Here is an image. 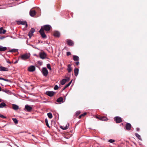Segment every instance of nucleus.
<instances>
[{
    "label": "nucleus",
    "instance_id": "obj_1",
    "mask_svg": "<svg viewBox=\"0 0 147 147\" xmlns=\"http://www.w3.org/2000/svg\"><path fill=\"white\" fill-rule=\"evenodd\" d=\"M30 53H26L20 56V57L22 59L25 60L29 59L30 57Z\"/></svg>",
    "mask_w": 147,
    "mask_h": 147
},
{
    "label": "nucleus",
    "instance_id": "obj_2",
    "mask_svg": "<svg viewBox=\"0 0 147 147\" xmlns=\"http://www.w3.org/2000/svg\"><path fill=\"white\" fill-rule=\"evenodd\" d=\"M41 28H42L43 29V31L44 30L46 31H48L50 30L51 27L49 25H46L42 26Z\"/></svg>",
    "mask_w": 147,
    "mask_h": 147
},
{
    "label": "nucleus",
    "instance_id": "obj_3",
    "mask_svg": "<svg viewBox=\"0 0 147 147\" xmlns=\"http://www.w3.org/2000/svg\"><path fill=\"white\" fill-rule=\"evenodd\" d=\"M39 55L40 58L42 59L46 58V54L44 52H41L39 53Z\"/></svg>",
    "mask_w": 147,
    "mask_h": 147
},
{
    "label": "nucleus",
    "instance_id": "obj_4",
    "mask_svg": "<svg viewBox=\"0 0 147 147\" xmlns=\"http://www.w3.org/2000/svg\"><path fill=\"white\" fill-rule=\"evenodd\" d=\"M39 32L40 33L42 38H46V34L43 31V29L42 28H41L40 30L39 31Z\"/></svg>",
    "mask_w": 147,
    "mask_h": 147
},
{
    "label": "nucleus",
    "instance_id": "obj_5",
    "mask_svg": "<svg viewBox=\"0 0 147 147\" xmlns=\"http://www.w3.org/2000/svg\"><path fill=\"white\" fill-rule=\"evenodd\" d=\"M42 73L43 75L44 76H46L48 75V72L47 69L46 67H43L42 68Z\"/></svg>",
    "mask_w": 147,
    "mask_h": 147
},
{
    "label": "nucleus",
    "instance_id": "obj_6",
    "mask_svg": "<svg viewBox=\"0 0 147 147\" xmlns=\"http://www.w3.org/2000/svg\"><path fill=\"white\" fill-rule=\"evenodd\" d=\"M32 109V107L28 105H26L25 106V110L26 111L29 112L31 111Z\"/></svg>",
    "mask_w": 147,
    "mask_h": 147
},
{
    "label": "nucleus",
    "instance_id": "obj_7",
    "mask_svg": "<svg viewBox=\"0 0 147 147\" xmlns=\"http://www.w3.org/2000/svg\"><path fill=\"white\" fill-rule=\"evenodd\" d=\"M116 123H120L122 122V119L119 117H116L114 118Z\"/></svg>",
    "mask_w": 147,
    "mask_h": 147
},
{
    "label": "nucleus",
    "instance_id": "obj_8",
    "mask_svg": "<svg viewBox=\"0 0 147 147\" xmlns=\"http://www.w3.org/2000/svg\"><path fill=\"white\" fill-rule=\"evenodd\" d=\"M35 31L34 28H32L28 33V36L30 38H31V36L33 35L34 32Z\"/></svg>",
    "mask_w": 147,
    "mask_h": 147
},
{
    "label": "nucleus",
    "instance_id": "obj_9",
    "mask_svg": "<svg viewBox=\"0 0 147 147\" xmlns=\"http://www.w3.org/2000/svg\"><path fill=\"white\" fill-rule=\"evenodd\" d=\"M46 94L47 95L52 97L54 95V92L52 91H48L46 92Z\"/></svg>",
    "mask_w": 147,
    "mask_h": 147
},
{
    "label": "nucleus",
    "instance_id": "obj_10",
    "mask_svg": "<svg viewBox=\"0 0 147 147\" xmlns=\"http://www.w3.org/2000/svg\"><path fill=\"white\" fill-rule=\"evenodd\" d=\"M35 70V67L34 66L31 65L30 66L28 69V70L30 72H32Z\"/></svg>",
    "mask_w": 147,
    "mask_h": 147
},
{
    "label": "nucleus",
    "instance_id": "obj_11",
    "mask_svg": "<svg viewBox=\"0 0 147 147\" xmlns=\"http://www.w3.org/2000/svg\"><path fill=\"white\" fill-rule=\"evenodd\" d=\"M8 70L7 68L1 66L0 64V71H7Z\"/></svg>",
    "mask_w": 147,
    "mask_h": 147
},
{
    "label": "nucleus",
    "instance_id": "obj_12",
    "mask_svg": "<svg viewBox=\"0 0 147 147\" xmlns=\"http://www.w3.org/2000/svg\"><path fill=\"white\" fill-rule=\"evenodd\" d=\"M66 41H67V44L68 45L71 46L74 45V42L72 40L68 39L66 40Z\"/></svg>",
    "mask_w": 147,
    "mask_h": 147
},
{
    "label": "nucleus",
    "instance_id": "obj_13",
    "mask_svg": "<svg viewBox=\"0 0 147 147\" xmlns=\"http://www.w3.org/2000/svg\"><path fill=\"white\" fill-rule=\"evenodd\" d=\"M36 13L35 10H31L30 11V15L32 17H34Z\"/></svg>",
    "mask_w": 147,
    "mask_h": 147
},
{
    "label": "nucleus",
    "instance_id": "obj_14",
    "mask_svg": "<svg viewBox=\"0 0 147 147\" xmlns=\"http://www.w3.org/2000/svg\"><path fill=\"white\" fill-rule=\"evenodd\" d=\"M131 124L129 123H126L125 128L126 129L129 130L131 129Z\"/></svg>",
    "mask_w": 147,
    "mask_h": 147
},
{
    "label": "nucleus",
    "instance_id": "obj_15",
    "mask_svg": "<svg viewBox=\"0 0 147 147\" xmlns=\"http://www.w3.org/2000/svg\"><path fill=\"white\" fill-rule=\"evenodd\" d=\"M69 126V124L68 123H67V124L65 126H61L60 127V128L63 130H66L68 128Z\"/></svg>",
    "mask_w": 147,
    "mask_h": 147
},
{
    "label": "nucleus",
    "instance_id": "obj_16",
    "mask_svg": "<svg viewBox=\"0 0 147 147\" xmlns=\"http://www.w3.org/2000/svg\"><path fill=\"white\" fill-rule=\"evenodd\" d=\"M60 33L57 31H55L54 33V35L56 37H59L60 36Z\"/></svg>",
    "mask_w": 147,
    "mask_h": 147
},
{
    "label": "nucleus",
    "instance_id": "obj_17",
    "mask_svg": "<svg viewBox=\"0 0 147 147\" xmlns=\"http://www.w3.org/2000/svg\"><path fill=\"white\" fill-rule=\"evenodd\" d=\"M7 49V48L6 47H3L0 45V51H5Z\"/></svg>",
    "mask_w": 147,
    "mask_h": 147
},
{
    "label": "nucleus",
    "instance_id": "obj_18",
    "mask_svg": "<svg viewBox=\"0 0 147 147\" xmlns=\"http://www.w3.org/2000/svg\"><path fill=\"white\" fill-rule=\"evenodd\" d=\"M19 107L18 106L16 105H12V108L14 110H17L19 109Z\"/></svg>",
    "mask_w": 147,
    "mask_h": 147
},
{
    "label": "nucleus",
    "instance_id": "obj_19",
    "mask_svg": "<svg viewBox=\"0 0 147 147\" xmlns=\"http://www.w3.org/2000/svg\"><path fill=\"white\" fill-rule=\"evenodd\" d=\"M74 74H75V76H77L78 74V72H79L78 69L77 68H75L74 69Z\"/></svg>",
    "mask_w": 147,
    "mask_h": 147
},
{
    "label": "nucleus",
    "instance_id": "obj_20",
    "mask_svg": "<svg viewBox=\"0 0 147 147\" xmlns=\"http://www.w3.org/2000/svg\"><path fill=\"white\" fill-rule=\"evenodd\" d=\"M20 24L23 25H26V26L27 27L28 26L27 22L26 21H20Z\"/></svg>",
    "mask_w": 147,
    "mask_h": 147
},
{
    "label": "nucleus",
    "instance_id": "obj_21",
    "mask_svg": "<svg viewBox=\"0 0 147 147\" xmlns=\"http://www.w3.org/2000/svg\"><path fill=\"white\" fill-rule=\"evenodd\" d=\"M67 81L66 79H64L60 81V83L62 85H64Z\"/></svg>",
    "mask_w": 147,
    "mask_h": 147
},
{
    "label": "nucleus",
    "instance_id": "obj_22",
    "mask_svg": "<svg viewBox=\"0 0 147 147\" xmlns=\"http://www.w3.org/2000/svg\"><path fill=\"white\" fill-rule=\"evenodd\" d=\"M73 59L74 61H78L79 60V57L78 56L74 55L73 56Z\"/></svg>",
    "mask_w": 147,
    "mask_h": 147
},
{
    "label": "nucleus",
    "instance_id": "obj_23",
    "mask_svg": "<svg viewBox=\"0 0 147 147\" xmlns=\"http://www.w3.org/2000/svg\"><path fill=\"white\" fill-rule=\"evenodd\" d=\"M63 101V98L62 97L58 98L57 100V102H61Z\"/></svg>",
    "mask_w": 147,
    "mask_h": 147
},
{
    "label": "nucleus",
    "instance_id": "obj_24",
    "mask_svg": "<svg viewBox=\"0 0 147 147\" xmlns=\"http://www.w3.org/2000/svg\"><path fill=\"white\" fill-rule=\"evenodd\" d=\"M67 70L69 73H70L71 71V65H68Z\"/></svg>",
    "mask_w": 147,
    "mask_h": 147
},
{
    "label": "nucleus",
    "instance_id": "obj_25",
    "mask_svg": "<svg viewBox=\"0 0 147 147\" xmlns=\"http://www.w3.org/2000/svg\"><path fill=\"white\" fill-rule=\"evenodd\" d=\"M102 121H106L107 120V117H101L99 118Z\"/></svg>",
    "mask_w": 147,
    "mask_h": 147
},
{
    "label": "nucleus",
    "instance_id": "obj_26",
    "mask_svg": "<svg viewBox=\"0 0 147 147\" xmlns=\"http://www.w3.org/2000/svg\"><path fill=\"white\" fill-rule=\"evenodd\" d=\"M6 106V104L4 102H2L1 103H0V108H3L4 107Z\"/></svg>",
    "mask_w": 147,
    "mask_h": 147
},
{
    "label": "nucleus",
    "instance_id": "obj_27",
    "mask_svg": "<svg viewBox=\"0 0 147 147\" xmlns=\"http://www.w3.org/2000/svg\"><path fill=\"white\" fill-rule=\"evenodd\" d=\"M18 51V49H13L9 50V52L15 53Z\"/></svg>",
    "mask_w": 147,
    "mask_h": 147
},
{
    "label": "nucleus",
    "instance_id": "obj_28",
    "mask_svg": "<svg viewBox=\"0 0 147 147\" xmlns=\"http://www.w3.org/2000/svg\"><path fill=\"white\" fill-rule=\"evenodd\" d=\"M6 32L5 30L3 29L2 28H0V34H4Z\"/></svg>",
    "mask_w": 147,
    "mask_h": 147
},
{
    "label": "nucleus",
    "instance_id": "obj_29",
    "mask_svg": "<svg viewBox=\"0 0 147 147\" xmlns=\"http://www.w3.org/2000/svg\"><path fill=\"white\" fill-rule=\"evenodd\" d=\"M47 115L48 117L50 118L51 119L53 117V115L51 113H47Z\"/></svg>",
    "mask_w": 147,
    "mask_h": 147
},
{
    "label": "nucleus",
    "instance_id": "obj_30",
    "mask_svg": "<svg viewBox=\"0 0 147 147\" xmlns=\"http://www.w3.org/2000/svg\"><path fill=\"white\" fill-rule=\"evenodd\" d=\"M136 136L140 140H141V138L140 136L137 133H135Z\"/></svg>",
    "mask_w": 147,
    "mask_h": 147
},
{
    "label": "nucleus",
    "instance_id": "obj_31",
    "mask_svg": "<svg viewBox=\"0 0 147 147\" xmlns=\"http://www.w3.org/2000/svg\"><path fill=\"white\" fill-rule=\"evenodd\" d=\"M12 120L16 124H17L18 123V121L17 119L16 118H12Z\"/></svg>",
    "mask_w": 147,
    "mask_h": 147
},
{
    "label": "nucleus",
    "instance_id": "obj_32",
    "mask_svg": "<svg viewBox=\"0 0 147 147\" xmlns=\"http://www.w3.org/2000/svg\"><path fill=\"white\" fill-rule=\"evenodd\" d=\"M45 122L46 123V125L48 127H49V125L48 120L47 119H45Z\"/></svg>",
    "mask_w": 147,
    "mask_h": 147
},
{
    "label": "nucleus",
    "instance_id": "obj_33",
    "mask_svg": "<svg viewBox=\"0 0 147 147\" xmlns=\"http://www.w3.org/2000/svg\"><path fill=\"white\" fill-rule=\"evenodd\" d=\"M72 81V80L65 86V88H67L70 86L71 83Z\"/></svg>",
    "mask_w": 147,
    "mask_h": 147
},
{
    "label": "nucleus",
    "instance_id": "obj_34",
    "mask_svg": "<svg viewBox=\"0 0 147 147\" xmlns=\"http://www.w3.org/2000/svg\"><path fill=\"white\" fill-rule=\"evenodd\" d=\"M47 67L48 69H49L50 70H51V67L50 65L49 64H47Z\"/></svg>",
    "mask_w": 147,
    "mask_h": 147
},
{
    "label": "nucleus",
    "instance_id": "obj_35",
    "mask_svg": "<svg viewBox=\"0 0 147 147\" xmlns=\"http://www.w3.org/2000/svg\"><path fill=\"white\" fill-rule=\"evenodd\" d=\"M108 142L110 143H112L115 142V140L113 139H110L108 140Z\"/></svg>",
    "mask_w": 147,
    "mask_h": 147
},
{
    "label": "nucleus",
    "instance_id": "obj_36",
    "mask_svg": "<svg viewBox=\"0 0 147 147\" xmlns=\"http://www.w3.org/2000/svg\"><path fill=\"white\" fill-rule=\"evenodd\" d=\"M3 80L6 81V82H10V83L11 82V80H8V79H6L4 78L3 79Z\"/></svg>",
    "mask_w": 147,
    "mask_h": 147
},
{
    "label": "nucleus",
    "instance_id": "obj_37",
    "mask_svg": "<svg viewBox=\"0 0 147 147\" xmlns=\"http://www.w3.org/2000/svg\"><path fill=\"white\" fill-rule=\"evenodd\" d=\"M59 87L57 85H55L54 87V89L55 90H57L58 89Z\"/></svg>",
    "mask_w": 147,
    "mask_h": 147
},
{
    "label": "nucleus",
    "instance_id": "obj_38",
    "mask_svg": "<svg viewBox=\"0 0 147 147\" xmlns=\"http://www.w3.org/2000/svg\"><path fill=\"white\" fill-rule=\"evenodd\" d=\"M71 55V53L70 52H67V56H69Z\"/></svg>",
    "mask_w": 147,
    "mask_h": 147
},
{
    "label": "nucleus",
    "instance_id": "obj_39",
    "mask_svg": "<svg viewBox=\"0 0 147 147\" xmlns=\"http://www.w3.org/2000/svg\"><path fill=\"white\" fill-rule=\"evenodd\" d=\"M86 114V113H84L83 114H82L81 115L82 116H84Z\"/></svg>",
    "mask_w": 147,
    "mask_h": 147
},
{
    "label": "nucleus",
    "instance_id": "obj_40",
    "mask_svg": "<svg viewBox=\"0 0 147 147\" xmlns=\"http://www.w3.org/2000/svg\"><path fill=\"white\" fill-rule=\"evenodd\" d=\"M0 117L1 118H5V117L3 115L0 114Z\"/></svg>",
    "mask_w": 147,
    "mask_h": 147
},
{
    "label": "nucleus",
    "instance_id": "obj_41",
    "mask_svg": "<svg viewBox=\"0 0 147 147\" xmlns=\"http://www.w3.org/2000/svg\"><path fill=\"white\" fill-rule=\"evenodd\" d=\"M6 62L7 63H9V64H11V62H10V61H8V60H7L6 61Z\"/></svg>",
    "mask_w": 147,
    "mask_h": 147
},
{
    "label": "nucleus",
    "instance_id": "obj_42",
    "mask_svg": "<svg viewBox=\"0 0 147 147\" xmlns=\"http://www.w3.org/2000/svg\"><path fill=\"white\" fill-rule=\"evenodd\" d=\"M76 64L77 65H78L79 64V62L78 61V62H76Z\"/></svg>",
    "mask_w": 147,
    "mask_h": 147
},
{
    "label": "nucleus",
    "instance_id": "obj_43",
    "mask_svg": "<svg viewBox=\"0 0 147 147\" xmlns=\"http://www.w3.org/2000/svg\"><path fill=\"white\" fill-rule=\"evenodd\" d=\"M2 91H3L5 92H6V93H7V90H3Z\"/></svg>",
    "mask_w": 147,
    "mask_h": 147
},
{
    "label": "nucleus",
    "instance_id": "obj_44",
    "mask_svg": "<svg viewBox=\"0 0 147 147\" xmlns=\"http://www.w3.org/2000/svg\"><path fill=\"white\" fill-rule=\"evenodd\" d=\"M38 63L40 65H41L42 64V62H40V61H39L38 62Z\"/></svg>",
    "mask_w": 147,
    "mask_h": 147
},
{
    "label": "nucleus",
    "instance_id": "obj_45",
    "mask_svg": "<svg viewBox=\"0 0 147 147\" xmlns=\"http://www.w3.org/2000/svg\"><path fill=\"white\" fill-rule=\"evenodd\" d=\"M66 79L67 81L69 80V78L68 77H67V78Z\"/></svg>",
    "mask_w": 147,
    "mask_h": 147
},
{
    "label": "nucleus",
    "instance_id": "obj_46",
    "mask_svg": "<svg viewBox=\"0 0 147 147\" xmlns=\"http://www.w3.org/2000/svg\"><path fill=\"white\" fill-rule=\"evenodd\" d=\"M3 79H4V78H3L0 77V80H3Z\"/></svg>",
    "mask_w": 147,
    "mask_h": 147
},
{
    "label": "nucleus",
    "instance_id": "obj_47",
    "mask_svg": "<svg viewBox=\"0 0 147 147\" xmlns=\"http://www.w3.org/2000/svg\"><path fill=\"white\" fill-rule=\"evenodd\" d=\"M82 117V116L81 115H80L79 116V118L80 119V118L81 117Z\"/></svg>",
    "mask_w": 147,
    "mask_h": 147
},
{
    "label": "nucleus",
    "instance_id": "obj_48",
    "mask_svg": "<svg viewBox=\"0 0 147 147\" xmlns=\"http://www.w3.org/2000/svg\"><path fill=\"white\" fill-rule=\"evenodd\" d=\"M78 113V114H80V111H78V112H77V113Z\"/></svg>",
    "mask_w": 147,
    "mask_h": 147
},
{
    "label": "nucleus",
    "instance_id": "obj_49",
    "mask_svg": "<svg viewBox=\"0 0 147 147\" xmlns=\"http://www.w3.org/2000/svg\"><path fill=\"white\" fill-rule=\"evenodd\" d=\"M137 131H139V130H140V129L139 128H137Z\"/></svg>",
    "mask_w": 147,
    "mask_h": 147
},
{
    "label": "nucleus",
    "instance_id": "obj_50",
    "mask_svg": "<svg viewBox=\"0 0 147 147\" xmlns=\"http://www.w3.org/2000/svg\"><path fill=\"white\" fill-rule=\"evenodd\" d=\"M18 62V61H16L14 62V63L15 64V63H17V62Z\"/></svg>",
    "mask_w": 147,
    "mask_h": 147
},
{
    "label": "nucleus",
    "instance_id": "obj_51",
    "mask_svg": "<svg viewBox=\"0 0 147 147\" xmlns=\"http://www.w3.org/2000/svg\"><path fill=\"white\" fill-rule=\"evenodd\" d=\"M2 101V100L0 98V102H1Z\"/></svg>",
    "mask_w": 147,
    "mask_h": 147
},
{
    "label": "nucleus",
    "instance_id": "obj_52",
    "mask_svg": "<svg viewBox=\"0 0 147 147\" xmlns=\"http://www.w3.org/2000/svg\"><path fill=\"white\" fill-rule=\"evenodd\" d=\"M66 88H65V87L63 89V90H64Z\"/></svg>",
    "mask_w": 147,
    "mask_h": 147
},
{
    "label": "nucleus",
    "instance_id": "obj_53",
    "mask_svg": "<svg viewBox=\"0 0 147 147\" xmlns=\"http://www.w3.org/2000/svg\"><path fill=\"white\" fill-rule=\"evenodd\" d=\"M1 88L0 87V91H1Z\"/></svg>",
    "mask_w": 147,
    "mask_h": 147
},
{
    "label": "nucleus",
    "instance_id": "obj_54",
    "mask_svg": "<svg viewBox=\"0 0 147 147\" xmlns=\"http://www.w3.org/2000/svg\"><path fill=\"white\" fill-rule=\"evenodd\" d=\"M36 55V54H35V55Z\"/></svg>",
    "mask_w": 147,
    "mask_h": 147
},
{
    "label": "nucleus",
    "instance_id": "obj_55",
    "mask_svg": "<svg viewBox=\"0 0 147 147\" xmlns=\"http://www.w3.org/2000/svg\"><path fill=\"white\" fill-rule=\"evenodd\" d=\"M17 147H19V146H17Z\"/></svg>",
    "mask_w": 147,
    "mask_h": 147
},
{
    "label": "nucleus",
    "instance_id": "obj_56",
    "mask_svg": "<svg viewBox=\"0 0 147 147\" xmlns=\"http://www.w3.org/2000/svg\"><path fill=\"white\" fill-rule=\"evenodd\" d=\"M1 6V5H0V6Z\"/></svg>",
    "mask_w": 147,
    "mask_h": 147
}]
</instances>
